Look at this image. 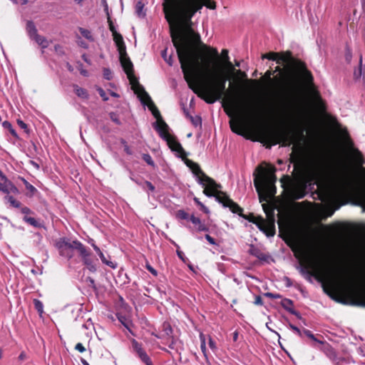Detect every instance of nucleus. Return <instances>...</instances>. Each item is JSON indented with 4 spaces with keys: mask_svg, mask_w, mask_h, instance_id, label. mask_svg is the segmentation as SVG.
I'll return each instance as SVG.
<instances>
[{
    "mask_svg": "<svg viewBox=\"0 0 365 365\" xmlns=\"http://www.w3.org/2000/svg\"><path fill=\"white\" fill-rule=\"evenodd\" d=\"M142 158L145 162H146V163L148 165H149L153 168L155 166V164L150 154H148V153L143 154Z\"/></svg>",
    "mask_w": 365,
    "mask_h": 365,
    "instance_id": "32",
    "label": "nucleus"
},
{
    "mask_svg": "<svg viewBox=\"0 0 365 365\" xmlns=\"http://www.w3.org/2000/svg\"><path fill=\"white\" fill-rule=\"evenodd\" d=\"M345 135L344 144L348 158L351 163L356 165H362L364 163V160L361 152L354 146V142L346 131L345 132Z\"/></svg>",
    "mask_w": 365,
    "mask_h": 365,
    "instance_id": "6",
    "label": "nucleus"
},
{
    "mask_svg": "<svg viewBox=\"0 0 365 365\" xmlns=\"http://www.w3.org/2000/svg\"><path fill=\"white\" fill-rule=\"evenodd\" d=\"M168 53V48H165L164 49L163 51H162V57L163 58V59L165 60V61L169 65V66H172L173 65V57L171 55L170 56H168L167 54Z\"/></svg>",
    "mask_w": 365,
    "mask_h": 365,
    "instance_id": "30",
    "label": "nucleus"
},
{
    "mask_svg": "<svg viewBox=\"0 0 365 365\" xmlns=\"http://www.w3.org/2000/svg\"><path fill=\"white\" fill-rule=\"evenodd\" d=\"M156 131L159 133V135L167 142L169 148L173 150L181 155L185 153L184 149L181 144L176 140V138L172 136L169 132V127L167 123L162 121V125H159L156 123L155 126Z\"/></svg>",
    "mask_w": 365,
    "mask_h": 365,
    "instance_id": "4",
    "label": "nucleus"
},
{
    "mask_svg": "<svg viewBox=\"0 0 365 365\" xmlns=\"http://www.w3.org/2000/svg\"><path fill=\"white\" fill-rule=\"evenodd\" d=\"M359 64H360L359 68L358 69L355 70L354 72V76L356 79H358L361 76V64H362V56H360Z\"/></svg>",
    "mask_w": 365,
    "mask_h": 365,
    "instance_id": "41",
    "label": "nucleus"
},
{
    "mask_svg": "<svg viewBox=\"0 0 365 365\" xmlns=\"http://www.w3.org/2000/svg\"><path fill=\"white\" fill-rule=\"evenodd\" d=\"M205 239L208 241V242L211 245H216V242L213 237H212L210 235H205Z\"/></svg>",
    "mask_w": 365,
    "mask_h": 365,
    "instance_id": "59",
    "label": "nucleus"
},
{
    "mask_svg": "<svg viewBox=\"0 0 365 365\" xmlns=\"http://www.w3.org/2000/svg\"><path fill=\"white\" fill-rule=\"evenodd\" d=\"M254 303L256 305H260V306L263 305V300H262V298L261 297V296H259V295L255 296Z\"/></svg>",
    "mask_w": 365,
    "mask_h": 365,
    "instance_id": "54",
    "label": "nucleus"
},
{
    "mask_svg": "<svg viewBox=\"0 0 365 365\" xmlns=\"http://www.w3.org/2000/svg\"><path fill=\"white\" fill-rule=\"evenodd\" d=\"M327 356L331 359L334 360L336 358V354L334 350L332 349V347L330 345H327Z\"/></svg>",
    "mask_w": 365,
    "mask_h": 365,
    "instance_id": "38",
    "label": "nucleus"
},
{
    "mask_svg": "<svg viewBox=\"0 0 365 365\" xmlns=\"http://www.w3.org/2000/svg\"><path fill=\"white\" fill-rule=\"evenodd\" d=\"M20 210H21V212L23 215H24V216H29V215L34 214V212L29 207H26V206L22 207L21 205Z\"/></svg>",
    "mask_w": 365,
    "mask_h": 365,
    "instance_id": "43",
    "label": "nucleus"
},
{
    "mask_svg": "<svg viewBox=\"0 0 365 365\" xmlns=\"http://www.w3.org/2000/svg\"><path fill=\"white\" fill-rule=\"evenodd\" d=\"M54 50L56 53L59 56H63L65 54V51L63 46L59 44H56L54 46Z\"/></svg>",
    "mask_w": 365,
    "mask_h": 365,
    "instance_id": "48",
    "label": "nucleus"
},
{
    "mask_svg": "<svg viewBox=\"0 0 365 365\" xmlns=\"http://www.w3.org/2000/svg\"><path fill=\"white\" fill-rule=\"evenodd\" d=\"M230 124L232 132L239 135L242 134V123L239 118H232Z\"/></svg>",
    "mask_w": 365,
    "mask_h": 365,
    "instance_id": "18",
    "label": "nucleus"
},
{
    "mask_svg": "<svg viewBox=\"0 0 365 365\" xmlns=\"http://www.w3.org/2000/svg\"><path fill=\"white\" fill-rule=\"evenodd\" d=\"M74 91L76 94L83 99H88L89 97V95L87 92V91L85 88H81L77 85L73 86Z\"/></svg>",
    "mask_w": 365,
    "mask_h": 365,
    "instance_id": "25",
    "label": "nucleus"
},
{
    "mask_svg": "<svg viewBox=\"0 0 365 365\" xmlns=\"http://www.w3.org/2000/svg\"><path fill=\"white\" fill-rule=\"evenodd\" d=\"M190 220L197 226V230L200 232H207L209 230V228L207 226H206L205 224L202 223L199 217H195L193 215L190 216Z\"/></svg>",
    "mask_w": 365,
    "mask_h": 365,
    "instance_id": "20",
    "label": "nucleus"
},
{
    "mask_svg": "<svg viewBox=\"0 0 365 365\" xmlns=\"http://www.w3.org/2000/svg\"><path fill=\"white\" fill-rule=\"evenodd\" d=\"M113 40L116 44V46L124 43L123 36L118 34V32L113 34Z\"/></svg>",
    "mask_w": 365,
    "mask_h": 365,
    "instance_id": "37",
    "label": "nucleus"
},
{
    "mask_svg": "<svg viewBox=\"0 0 365 365\" xmlns=\"http://www.w3.org/2000/svg\"><path fill=\"white\" fill-rule=\"evenodd\" d=\"M147 269L154 276H157L158 272L153 267H151L150 265H148Z\"/></svg>",
    "mask_w": 365,
    "mask_h": 365,
    "instance_id": "63",
    "label": "nucleus"
},
{
    "mask_svg": "<svg viewBox=\"0 0 365 365\" xmlns=\"http://www.w3.org/2000/svg\"><path fill=\"white\" fill-rule=\"evenodd\" d=\"M94 250L96 252V254L98 255L101 262L103 264H106L107 266H108L113 269H115L117 267V264L115 262H112L111 260H110V259H107V257L105 256L103 252L98 246H95ZM108 258H110L109 256H108Z\"/></svg>",
    "mask_w": 365,
    "mask_h": 365,
    "instance_id": "14",
    "label": "nucleus"
},
{
    "mask_svg": "<svg viewBox=\"0 0 365 365\" xmlns=\"http://www.w3.org/2000/svg\"><path fill=\"white\" fill-rule=\"evenodd\" d=\"M302 76L304 81L307 84H311L313 81V76L310 71H309L304 66L301 68Z\"/></svg>",
    "mask_w": 365,
    "mask_h": 365,
    "instance_id": "24",
    "label": "nucleus"
},
{
    "mask_svg": "<svg viewBox=\"0 0 365 365\" xmlns=\"http://www.w3.org/2000/svg\"><path fill=\"white\" fill-rule=\"evenodd\" d=\"M280 304L285 310H287L290 314L296 316L298 319L302 318L299 312L294 310V303L292 300L287 298H284L281 301Z\"/></svg>",
    "mask_w": 365,
    "mask_h": 365,
    "instance_id": "12",
    "label": "nucleus"
},
{
    "mask_svg": "<svg viewBox=\"0 0 365 365\" xmlns=\"http://www.w3.org/2000/svg\"><path fill=\"white\" fill-rule=\"evenodd\" d=\"M205 190H203V193L207 197H215V200L221 203L223 207H229L230 210L233 213H237L242 216V209L235 202H233L231 199H230L227 195H224L222 192H219L215 193L220 187L216 189H212L210 186L205 185L203 186Z\"/></svg>",
    "mask_w": 365,
    "mask_h": 365,
    "instance_id": "3",
    "label": "nucleus"
},
{
    "mask_svg": "<svg viewBox=\"0 0 365 365\" xmlns=\"http://www.w3.org/2000/svg\"><path fill=\"white\" fill-rule=\"evenodd\" d=\"M250 254L253 256L257 257L259 259H263V255L256 248H252L250 250Z\"/></svg>",
    "mask_w": 365,
    "mask_h": 365,
    "instance_id": "45",
    "label": "nucleus"
},
{
    "mask_svg": "<svg viewBox=\"0 0 365 365\" xmlns=\"http://www.w3.org/2000/svg\"><path fill=\"white\" fill-rule=\"evenodd\" d=\"M307 194L306 186L295 187L291 191V197L294 200L302 199Z\"/></svg>",
    "mask_w": 365,
    "mask_h": 365,
    "instance_id": "15",
    "label": "nucleus"
},
{
    "mask_svg": "<svg viewBox=\"0 0 365 365\" xmlns=\"http://www.w3.org/2000/svg\"><path fill=\"white\" fill-rule=\"evenodd\" d=\"M269 140L271 141V144L267 145V148H270L272 145H275L281 142V140L287 141V139L284 136L283 134L271 133L269 137Z\"/></svg>",
    "mask_w": 365,
    "mask_h": 365,
    "instance_id": "16",
    "label": "nucleus"
},
{
    "mask_svg": "<svg viewBox=\"0 0 365 365\" xmlns=\"http://www.w3.org/2000/svg\"><path fill=\"white\" fill-rule=\"evenodd\" d=\"M34 304L35 309L38 311V312L39 314H42L43 312V303L39 299H35L34 300Z\"/></svg>",
    "mask_w": 365,
    "mask_h": 365,
    "instance_id": "33",
    "label": "nucleus"
},
{
    "mask_svg": "<svg viewBox=\"0 0 365 365\" xmlns=\"http://www.w3.org/2000/svg\"><path fill=\"white\" fill-rule=\"evenodd\" d=\"M200 349L203 354V356L207 363H209L208 356L207 353V349H206V337L205 335L202 333L200 334Z\"/></svg>",
    "mask_w": 365,
    "mask_h": 365,
    "instance_id": "22",
    "label": "nucleus"
},
{
    "mask_svg": "<svg viewBox=\"0 0 365 365\" xmlns=\"http://www.w3.org/2000/svg\"><path fill=\"white\" fill-rule=\"evenodd\" d=\"M120 61L125 73L127 74L128 78L130 81V83L133 85L138 83V81L133 74V65L129 57L123 56L120 58Z\"/></svg>",
    "mask_w": 365,
    "mask_h": 365,
    "instance_id": "10",
    "label": "nucleus"
},
{
    "mask_svg": "<svg viewBox=\"0 0 365 365\" xmlns=\"http://www.w3.org/2000/svg\"><path fill=\"white\" fill-rule=\"evenodd\" d=\"M141 89L142 94L140 97V101L142 103L146 105L148 107L149 110L151 111L153 116L157 119V121L153 123V127L155 129L156 123H158L159 125H162V121H163V120L161 118L160 111L155 106L149 94L143 89V88H142Z\"/></svg>",
    "mask_w": 365,
    "mask_h": 365,
    "instance_id": "8",
    "label": "nucleus"
},
{
    "mask_svg": "<svg viewBox=\"0 0 365 365\" xmlns=\"http://www.w3.org/2000/svg\"><path fill=\"white\" fill-rule=\"evenodd\" d=\"M222 54L225 58V63H226L227 68L230 69V71H234L235 68H234L232 63L229 60L228 51L226 49H223L222 51Z\"/></svg>",
    "mask_w": 365,
    "mask_h": 365,
    "instance_id": "29",
    "label": "nucleus"
},
{
    "mask_svg": "<svg viewBox=\"0 0 365 365\" xmlns=\"http://www.w3.org/2000/svg\"><path fill=\"white\" fill-rule=\"evenodd\" d=\"M164 331L167 335L172 334V328L169 324L165 325Z\"/></svg>",
    "mask_w": 365,
    "mask_h": 365,
    "instance_id": "62",
    "label": "nucleus"
},
{
    "mask_svg": "<svg viewBox=\"0 0 365 365\" xmlns=\"http://www.w3.org/2000/svg\"><path fill=\"white\" fill-rule=\"evenodd\" d=\"M26 29L31 39H33L38 35L37 29L32 21H27Z\"/></svg>",
    "mask_w": 365,
    "mask_h": 365,
    "instance_id": "19",
    "label": "nucleus"
},
{
    "mask_svg": "<svg viewBox=\"0 0 365 365\" xmlns=\"http://www.w3.org/2000/svg\"><path fill=\"white\" fill-rule=\"evenodd\" d=\"M250 222H252L255 223L260 230H264L263 225H264V220L262 218H258V219H248Z\"/></svg>",
    "mask_w": 365,
    "mask_h": 365,
    "instance_id": "35",
    "label": "nucleus"
},
{
    "mask_svg": "<svg viewBox=\"0 0 365 365\" xmlns=\"http://www.w3.org/2000/svg\"><path fill=\"white\" fill-rule=\"evenodd\" d=\"M17 123L21 128L25 130V132L29 133V130L28 129V126L23 120H18Z\"/></svg>",
    "mask_w": 365,
    "mask_h": 365,
    "instance_id": "52",
    "label": "nucleus"
},
{
    "mask_svg": "<svg viewBox=\"0 0 365 365\" xmlns=\"http://www.w3.org/2000/svg\"><path fill=\"white\" fill-rule=\"evenodd\" d=\"M0 192H3L4 193H6V195L9 194V187L8 186V182H6V184L4 185L3 189L1 190Z\"/></svg>",
    "mask_w": 365,
    "mask_h": 365,
    "instance_id": "61",
    "label": "nucleus"
},
{
    "mask_svg": "<svg viewBox=\"0 0 365 365\" xmlns=\"http://www.w3.org/2000/svg\"><path fill=\"white\" fill-rule=\"evenodd\" d=\"M109 115H110V118L111 119V120L113 122H114L115 124H117V125L121 124V122L119 120L118 115L115 113L111 112L109 113Z\"/></svg>",
    "mask_w": 365,
    "mask_h": 365,
    "instance_id": "46",
    "label": "nucleus"
},
{
    "mask_svg": "<svg viewBox=\"0 0 365 365\" xmlns=\"http://www.w3.org/2000/svg\"><path fill=\"white\" fill-rule=\"evenodd\" d=\"M289 327L291 329H292L294 331H295V333L299 336H302V332L303 331H301L297 327L292 324H289Z\"/></svg>",
    "mask_w": 365,
    "mask_h": 365,
    "instance_id": "50",
    "label": "nucleus"
},
{
    "mask_svg": "<svg viewBox=\"0 0 365 365\" xmlns=\"http://www.w3.org/2000/svg\"><path fill=\"white\" fill-rule=\"evenodd\" d=\"M18 180L21 181L23 184L24 185L27 192L26 193V195L29 197H34L36 193H38V190L32 185L31 183H29L24 178L21 176H18Z\"/></svg>",
    "mask_w": 365,
    "mask_h": 365,
    "instance_id": "13",
    "label": "nucleus"
},
{
    "mask_svg": "<svg viewBox=\"0 0 365 365\" xmlns=\"http://www.w3.org/2000/svg\"><path fill=\"white\" fill-rule=\"evenodd\" d=\"M345 186L346 182H343L340 185H335L334 187V190L331 193H329L328 196L325 197L327 198L326 201L329 204L335 205L334 209H331L330 207L328 208L327 217L331 216L335 212V210L339 209V207H341V205L337 203L336 198L343 191V190L345 188Z\"/></svg>",
    "mask_w": 365,
    "mask_h": 365,
    "instance_id": "9",
    "label": "nucleus"
},
{
    "mask_svg": "<svg viewBox=\"0 0 365 365\" xmlns=\"http://www.w3.org/2000/svg\"><path fill=\"white\" fill-rule=\"evenodd\" d=\"M194 201H195V202L197 205H199V206L200 207L201 210H202L205 213H207H207H209V212H210L209 209H208L206 206H205V205H203V204H202V203L199 200V199H198L197 197H195V198H194Z\"/></svg>",
    "mask_w": 365,
    "mask_h": 365,
    "instance_id": "44",
    "label": "nucleus"
},
{
    "mask_svg": "<svg viewBox=\"0 0 365 365\" xmlns=\"http://www.w3.org/2000/svg\"><path fill=\"white\" fill-rule=\"evenodd\" d=\"M143 7H144V4H143V2L141 1H138L136 3L135 12L138 14V16H144V14H143Z\"/></svg>",
    "mask_w": 365,
    "mask_h": 365,
    "instance_id": "34",
    "label": "nucleus"
},
{
    "mask_svg": "<svg viewBox=\"0 0 365 365\" xmlns=\"http://www.w3.org/2000/svg\"><path fill=\"white\" fill-rule=\"evenodd\" d=\"M263 58H267L269 60H272L276 61L277 63L280 64L287 68L292 66L294 63V59L292 58V53L290 52H287L285 53H268L262 56Z\"/></svg>",
    "mask_w": 365,
    "mask_h": 365,
    "instance_id": "7",
    "label": "nucleus"
},
{
    "mask_svg": "<svg viewBox=\"0 0 365 365\" xmlns=\"http://www.w3.org/2000/svg\"><path fill=\"white\" fill-rule=\"evenodd\" d=\"M8 186L9 187V193L12 192L14 194L18 195L19 194V190L18 187L14 185L11 182L8 181Z\"/></svg>",
    "mask_w": 365,
    "mask_h": 365,
    "instance_id": "42",
    "label": "nucleus"
},
{
    "mask_svg": "<svg viewBox=\"0 0 365 365\" xmlns=\"http://www.w3.org/2000/svg\"><path fill=\"white\" fill-rule=\"evenodd\" d=\"M23 220L26 223L33 226L34 227H36V228L44 227L43 223L40 220H37L33 217L24 216Z\"/></svg>",
    "mask_w": 365,
    "mask_h": 365,
    "instance_id": "17",
    "label": "nucleus"
},
{
    "mask_svg": "<svg viewBox=\"0 0 365 365\" xmlns=\"http://www.w3.org/2000/svg\"><path fill=\"white\" fill-rule=\"evenodd\" d=\"M103 77L106 80H110L112 78V72L110 68H104L103 71Z\"/></svg>",
    "mask_w": 365,
    "mask_h": 365,
    "instance_id": "47",
    "label": "nucleus"
},
{
    "mask_svg": "<svg viewBox=\"0 0 365 365\" xmlns=\"http://www.w3.org/2000/svg\"><path fill=\"white\" fill-rule=\"evenodd\" d=\"M78 30H79L81 34L84 38H86V39H88L90 41H94V38L93 37V35H92L91 31H89V30H88L86 29L82 28V27H79Z\"/></svg>",
    "mask_w": 365,
    "mask_h": 365,
    "instance_id": "26",
    "label": "nucleus"
},
{
    "mask_svg": "<svg viewBox=\"0 0 365 365\" xmlns=\"http://www.w3.org/2000/svg\"><path fill=\"white\" fill-rule=\"evenodd\" d=\"M208 344L210 348L213 351H215L217 350V345L215 341L210 336L209 337V341Z\"/></svg>",
    "mask_w": 365,
    "mask_h": 365,
    "instance_id": "51",
    "label": "nucleus"
},
{
    "mask_svg": "<svg viewBox=\"0 0 365 365\" xmlns=\"http://www.w3.org/2000/svg\"><path fill=\"white\" fill-rule=\"evenodd\" d=\"M56 247L58 250L59 254L68 259L73 257V250H76L86 268L91 272L97 271L98 259H93L91 252L80 241H71L68 238L63 237L56 243Z\"/></svg>",
    "mask_w": 365,
    "mask_h": 365,
    "instance_id": "2",
    "label": "nucleus"
},
{
    "mask_svg": "<svg viewBox=\"0 0 365 365\" xmlns=\"http://www.w3.org/2000/svg\"><path fill=\"white\" fill-rule=\"evenodd\" d=\"M122 143L124 145V151L128 154V155H132V151L130 148V147L126 144V142L124 140H122Z\"/></svg>",
    "mask_w": 365,
    "mask_h": 365,
    "instance_id": "55",
    "label": "nucleus"
},
{
    "mask_svg": "<svg viewBox=\"0 0 365 365\" xmlns=\"http://www.w3.org/2000/svg\"><path fill=\"white\" fill-rule=\"evenodd\" d=\"M142 187L145 190H148V191H150V192H153L155 190V186L149 181H145L143 185H142Z\"/></svg>",
    "mask_w": 365,
    "mask_h": 365,
    "instance_id": "36",
    "label": "nucleus"
},
{
    "mask_svg": "<svg viewBox=\"0 0 365 365\" xmlns=\"http://www.w3.org/2000/svg\"><path fill=\"white\" fill-rule=\"evenodd\" d=\"M265 296L272 298V299H279L281 297L280 294H273L271 292H267L265 294Z\"/></svg>",
    "mask_w": 365,
    "mask_h": 365,
    "instance_id": "58",
    "label": "nucleus"
},
{
    "mask_svg": "<svg viewBox=\"0 0 365 365\" xmlns=\"http://www.w3.org/2000/svg\"><path fill=\"white\" fill-rule=\"evenodd\" d=\"M97 91L104 101H107L108 100V97L107 96L105 91L103 88H98Z\"/></svg>",
    "mask_w": 365,
    "mask_h": 365,
    "instance_id": "49",
    "label": "nucleus"
},
{
    "mask_svg": "<svg viewBox=\"0 0 365 365\" xmlns=\"http://www.w3.org/2000/svg\"><path fill=\"white\" fill-rule=\"evenodd\" d=\"M204 6L215 9L216 3L214 0H164L163 4L184 78L195 93L212 104L228 92L225 86L228 76L219 72L217 49L206 48L210 56L203 63L195 42L182 32L183 29L191 30L192 18Z\"/></svg>",
    "mask_w": 365,
    "mask_h": 365,
    "instance_id": "1",
    "label": "nucleus"
},
{
    "mask_svg": "<svg viewBox=\"0 0 365 365\" xmlns=\"http://www.w3.org/2000/svg\"><path fill=\"white\" fill-rule=\"evenodd\" d=\"M33 40H34L43 49L48 48L49 46V41L43 36L38 34L33 38Z\"/></svg>",
    "mask_w": 365,
    "mask_h": 365,
    "instance_id": "23",
    "label": "nucleus"
},
{
    "mask_svg": "<svg viewBox=\"0 0 365 365\" xmlns=\"http://www.w3.org/2000/svg\"><path fill=\"white\" fill-rule=\"evenodd\" d=\"M302 334H304L307 337H309L310 339H312V341H314L318 344H323L324 343L323 341L317 339L315 337V336L312 334V332L309 329H303Z\"/></svg>",
    "mask_w": 365,
    "mask_h": 365,
    "instance_id": "28",
    "label": "nucleus"
},
{
    "mask_svg": "<svg viewBox=\"0 0 365 365\" xmlns=\"http://www.w3.org/2000/svg\"><path fill=\"white\" fill-rule=\"evenodd\" d=\"M187 166L192 170V173L196 176L197 182L202 186L208 185L212 189L221 187L212 178L207 176L200 168L199 165L192 160H187Z\"/></svg>",
    "mask_w": 365,
    "mask_h": 365,
    "instance_id": "5",
    "label": "nucleus"
},
{
    "mask_svg": "<svg viewBox=\"0 0 365 365\" xmlns=\"http://www.w3.org/2000/svg\"><path fill=\"white\" fill-rule=\"evenodd\" d=\"M300 272L302 274H307L308 276V278L310 280V276H311V272L308 270L307 268H305V267H301L300 268Z\"/></svg>",
    "mask_w": 365,
    "mask_h": 365,
    "instance_id": "57",
    "label": "nucleus"
},
{
    "mask_svg": "<svg viewBox=\"0 0 365 365\" xmlns=\"http://www.w3.org/2000/svg\"><path fill=\"white\" fill-rule=\"evenodd\" d=\"M132 346L133 350L135 351L138 356L143 363H145L146 365H149L150 363H152L150 358L143 349L142 345L139 344L135 339L132 341Z\"/></svg>",
    "mask_w": 365,
    "mask_h": 365,
    "instance_id": "11",
    "label": "nucleus"
},
{
    "mask_svg": "<svg viewBox=\"0 0 365 365\" xmlns=\"http://www.w3.org/2000/svg\"><path fill=\"white\" fill-rule=\"evenodd\" d=\"M294 243V245L292 247L293 252L295 254H301L302 252V245L297 241H295Z\"/></svg>",
    "mask_w": 365,
    "mask_h": 365,
    "instance_id": "40",
    "label": "nucleus"
},
{
    "mask_svg": "<svg viewBox=\"0 0 365 365\" xmlns=\"http://www.w3.org/2000/svg\"><path fill=\"white\" fill-rule=\"evenodd\" d=\"M86 281H87V282H88L90 283V284H89V285H90L91 287H92L93 288L96 289V283H95V280H94L93 278H91V277H88V278L86 279Z\"/></svg>",
    "mask_w": 365,
    "mask_h": 365,
    "instance_id": "64",
    "label": "nucleus"
},
{
    "mask_svg": "<svg viewBox=\"0 0 365 365\" xmlns=\"http://www.w3.org/2000/svg\"><path fill=\"white\" fill-rule=\"evenodd\" d=\"M175 217L178 220H190V216L183 210H179L176 212Z\"/></svg>",
    "mask_w": 365,
    "mask_h": 365,
    "instance_id": "27",
    "label": "nucleus"
},
{
    "mask_svg": "<svg viewBox=\"0 0 365 365\" xmlns=\"http://www.w3.org/2000/svg\"><path fill=\"white\" fill-rule=\"evenodd\" d=\"M76 350L78 351L79 352L82 353L86 351L85 347L81 343H78L75 346Z\"/></svg>",
    "mask_w": 365,
    "mask_h": 365,
    "instance_id": "56",
    "label": "nucleus"
},
{
    "mask_svg": "<svg viewBox=\"0 0 365 365\" xmlns=\"http://www.w3.org/2000/svg\"><path fill=\"white\" fill-rule=\"evenodd\" d=\"M108 24H109L110 31L112 32L113 34H115V33H116L117 31L115 30V26L113 24L112 21L110 20V16H108Z\"/></svg>",
    "mask_w": 365,
    "mask_h": 365,
    "instance_id": "53",
    "label": "nucleus"
},
{
    "mask_svg": "<svg viewBox=\"0 0 365 365\" xmlns=\"http://www.w3.org/2000/svg\"><path fill=\"white\" fill-rule=\"evenodd\" d=\"M117 47H118V50L119 52L120 58H122L123 56H128V55L126 53V51H125V43L118 45Z\"/></svg>",
    "mask_w": 365,
    "mask_h": 365,
    "instance_id": "39",
    "label": "nucleus"
},
{
    "mask_svg": "<svg viewBox=\"0 0 365 365\" xmlns=\"http://www.w3.org/2000/svg\"><path fill=\"white\" fill-rule=\"evenodd\" d=\"M2 126L5 128V129H8L9 130L10 129H11L13 127H12V125L11 124L10 122L6 120V121H4L2 123Z\"/></svg>",
    "mask_w": 365,
    "mask_h": 365,
    "instance_id": "60",
    "label": "nucleus"
},
{
    "mask_svg": "<svg viewBox=\"0 0 365 365\" xmlns=\"http://www.w3.org/2000/svg\"><path fill=\"white\" fill-rule=\"evenodd\" d=\"M4 200L6 203H9V205L12 207H14V208H20L21 207V203L20 201L16 200L14 198V197L11 196V195H6L4 197Z\"/></svg>",
    "mask_w": 365,
    "mask_h": 365,
    "instance_id": "21",
    "label": "nucleus"
},
{
    "mask_svg": "<svg viewBox=\"0 0 365 365\" xmlns=\"http://www.w3.org/2000/svg\"><path fill=\"white\" fill-rule=\"evenodd\" d=\"M187 116L190 118V120H191L192 123L195 125V126H197V125H200L202 124V119L200 116H192L190 115H189L188 113H187Z\"/></svg>",
    "mask_w": 365,
    "mask_h": 365,
    "instance_id": "31",
    "label": "nucleus"
}]
</instances>
